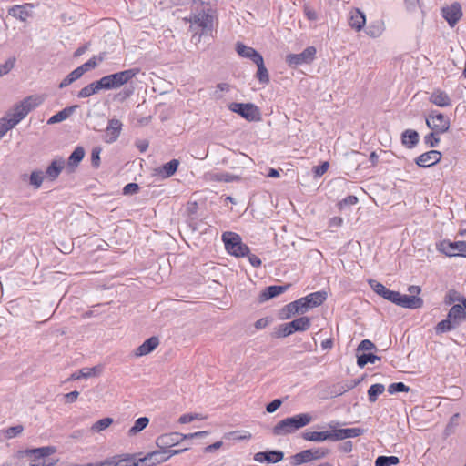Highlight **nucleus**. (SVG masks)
<instances>
[{"label": "nucleus", "instance_id": "obj_1", "mask_svg": "<svg viewBox=\"0 0 466 466\" xmlns=\"http://www.w3.org/2000/svg\"><path fill=\"white\" fill-rule=\"evenodd\" d=\"M185 20L190 23L189 31L193 32L192 39H196V42H200L202 35L213 30L214 15L211 9L201 10Z\"/></svg>", "mask_w": 466, "mask_h": 466}, {"label": "nucleus", "instance_id": "obj_2", "mask_svg": "<svg viewBox=\"0 0 466 466\" xmlns=\"http://www.w3.org/2000/svg\"><path fill=\"white\" fill-rule=\"evenodd\" d=\"M313 420L309 413H299L279 421L272 429L275 436H284L294 433L296 431L307 426Z\"/></svg>", "mask_w": 466, "mask_h": 466}, {"label": "nucleus", "instance_id": "obj_3", "mask_svg": "<svg viewBox=\"0 0 466 466\" xmlns=\"http://www.w3.org/2000/svg\"><path fill=\"white\" fill-rule=\"evenodd\" d=\"M222 240L227 252L236 258L246 257L250 251L248 246L242 242L240 236L237 233L224 232L222 234Z\"/></svg>", "mask_w": 466, "mask_h": 466}, {"label": "nucleus", "instance_id": "obj_4", "mask_svg": "<svg viewBox=\"0 0 466 466\" xmlns=\"http://www.w3.org/2000/svg\"><path fill=\"white\" fill-rule=\"evenodd\" d=\"M139 72L140 69L138 67H134L103 76L106 90L121 87L133 79Z\"/></svg>", "mask_w": 466, "mask_h": 466}, {"label": "nucleus", "instance_id": "obj_5", "mask_svg": "<svg viewBox=\"0 0 466 466\" xmlns=\"http://www.w3.org/2000/svg\"><path fill=\"white\" fill-rule=\"evenodd\" d=\"M228 109L249 122L260 120L259 108L253 103L232 102Z\"/></svg>", "mask_w": 466, "mask_h": 466}, {"label": "nucleus", "instance_id": "obj_6", "mask_svg": "<svg viewBox=\"0 0 466 466\" xmlns=\"http://www.w3.org/2000/svg\"><path fill=\"white\" fill-rule=\"evenodd\" d=\"M329 453L327 448L308 449L294 454L291 457V463L293 465H301L310 462L312 461L320 460L325 458Z\"/></svg>", "mask_w": 466, "mask_h": 466}, {"label": "nucleus", "instance_id": "obj_7", "mask_svg": "<svg viewBox=\"0 0 466 466\" xmlns=\"http://www.w3.org/2000/svg\"><path fill=\"white\" fill-rule=\"evenodd\" d=\"M317 50L314 46H308L299 54H289L285 62L290 68H297L302 65L310 64L316 56Z\"/></svg>", "mask_w": 466, "mask_h": 466}, {"label": "nucleus", "instance_id": "obj_8", "mask_svg": "<svg viewBox=\"0 0 466 466\" xmlns=\"http://www.w3.org/2000/svg\"><path fill=\"white\" fill-rule=\"evenodd\" d=\"M426 125L431 130L443 134L449 130L451 123L447 116L436 110H431L426 118Z\"/></svg>", "mask_w": 466, "mask_h": 466}, {"label": "nucleus", "instance_id": "obj_9", "mask_svg": "<svg viewBox=\"0 0 466 466\" xmlns=\"http://www.w3.org/2000/svg\"><path fill=\"white\" fill-rule=\"evenodd\" d=\"M42 99L37 96H29L24 98L20 103L15 104L13 112L16 114L18 120H23L32 110L36 108Z\"/></svg>", "mask_w": 466, "mask_h": 466}, {"label": "nucleus", "instance_id": "obj_10", "mask_svg": "<svg viewBox=\"0 0 466 466\" xmlns=\"http://www.w3.org/2000/svg\"><path fill=\"white\" fill-rule=\"evenodd\" d=\"M437 249L449 257L461 256L466 258V241L451 242L443 240L437 245Z\"/></svg>", "mask_w": 466, "mask_h": 466}, {"label": "nucleus", "instance_id": "obj_11", "mask_svg": "<svg viewBox=\"0 0 466 466\" xmlns=\"http://www.w3.org/2000/svg\"><path fill=\"white\" fill-rule=\"evenodd\" d=\"M335 424L339 425L338 421H331L328 424L329 431H306L302 433V438L309 441L322 442L325 441H336Z\"/></svg>", "mask_w": 466, "mask_h": 466}, {"label": "nucleus", "instance_id": "obj_12", "mask_svg": "<svg viewBox=\"0 0 466 466\" xmlns=\"http://www.w3.org/2000/svg\"><path fill=\"white\" fill-rule=\"evenodd\" d=\"M441 16L447 21L451 27H453L462 17L461 5L458 2L441 9Z\"/></svg>", "mask_w": 466, "mask_h": 466}, {"label": "nucleus", "instance_id": "obj_13", "mask_svg": "<svg viewBox=\"0 0 466 466\" xmlns=\"http://www.w3.org/2000/svg\"><path fill=\"white\" fill-rule=\"evenodd\" d=\"M308 311V309L304 305L302 299L299 298L287 305H285L279 313L280 319H289L296 314H303Z\"/></svg>", "mask_w": 466, "mask_h": 466}, {"label": "nucleus", "instance_id": "obj_14", "mask_svg": "<svg viewBox=\"0 0 466 466\" xmlns=\"http://www.w3.org/2000/svg\"><path fill=\"white\" fill-rule=\"evenodd\" d=\"M185 441L183 433L173 431L165 434H161L157 438L156 444L159 449L172 448Z\"/></svg>", "mask_w": 466, "mask_h": 466}, {"label": "nucleus", "instance_id": "obj_15", "mask_svg": "<svg viewBox=\"0 0 466 466\" xmlns=\"http://www.w3.org/2000/svg\"><path fill=\"white\" fill-rule=\"evenodd\" d=\"M56 452V448L55 446H44L39 448L25 449L23 451H19L17 455L19 458H23L24 456H32V461H35L39 459L46 458Z\"/></svg>", "mask_w": 466, "mask_h": 466}, {"label": "nucleus", "instance_id": "obj_16", "mask_svg": "<svg viewBox=\"0 0 466 466\" xmlns=\"http://www.w3.org/2000/svg\"><path fill=\"white\" fill-rule=\"evenodd\" d=\"M284 458V452L279 450H268L254 454V461L259 463H278Z\"/></svg>", "mask_w": 466, "mask_h": 466}, {"label": "nucleus", "instance_id": "obj_17", "mask_svg": "<svg viewBox=\"0 0 466 466\" xmlns=\"http://www.w3.org/2000/svg\"><path fill=\"white\" fill-rule=\"evenodd\" d=\"M441 159V153L438 150H430L422 153L415 158V163L420 167H431L439 163Z\"/></svg>", "mask_w": 466, "mask_h": 466}, {"label": "nucleus", "instance_id": "obj_18", "mask_svg": "<svg viewBox=\"0 0 466 466\" xmlns=\"http://www.w3.org/2000/svg\"><path fill=\"white\" fill-rule=\"evenodd\" d=\"M168 460V456L167 455L165 449H160L158 451H154L152 452L147 453L145 457L139 459L140 463H143L145 466H154L159 464L161 462L167 461Z\"/></svg>", "mask_w": 466, "mask_h": 466}, {"label": "nucleus", "instance_id": "obj_19", "mask_svg": "<svg viewBox=\"0 0 466 466\" xmlns=\"http://www.w3.org/2000/svg\"><path fill=\"white\" fill-rule=\"evenodd\" d=\"M289 287V285H271L265 288L258 296V302L263 303L284 293Z\"/></svg>", "mask_w": 466, "mask_h": 466}, {"label": "nucleus", "instance_id": "obj_20", "mask_svg": "<svg viewBox=\"0 0 466 466\" xmlns=\"http://www.w3.org/2000/svg\"><path fill=\"white\" fill-rule=\"evenodd\" d=\"M300 299L309 310V309L320 306L327 299V292L323 290L316 291Z\"/></svg>", "mask_w": 466, "mask_h": 466}, {"label": "nucleus", "instance_id": "obj_21", "mask_svg": "<svg viewBox=\"0 0 466 466\" xmlns=\"http://www.w3.org/2000/svg\"><path fill=\"white\" fill-rule=\"evenodd\" d=\"M121 129H122V123L118 119H116V118L110 119L108 121V125L106 128V135L105 141L106 143L115 142L118 138Z\"/></svg>", "mask_w": 466, "mask_h": 466}, {"label": "nucleus", "instance_id": "obj_22", "mask_svg": "<svg viewBox=\"0 0 466 466\" xmlns=\"http://www.w3.org/2000/svg\"><path fill=\"white\" fill-rule=\"evenodd\" d=\"M397 306L410 309H417L423 306V299L420 297L414 295H405L400 293V298Z\"/></svg>", "mask_w": 466, "mask_h": 466}, {"label": "nucleus", "instance_id": "obj_23", "mask_svg": "<svg viewBox=\"0 0 466 466\" xmlns=\"http://www.w3.org/2000/svg\"><path fill=\"white\" fill-rule=\"evenodd\" d=\"M65 167V160L63 157H56L51 161L46 170V177L51 180H56Z\"/></svg>", "mask_w": 466, "mask_h": 466}, {"label": "nucleus", "instance_id": "obj_24", "mask_svg": "<svg viewBox=\"0 0 466 466\" xmlns=\"http://www.w3.org/2000/svg\"><path fill=\"white\" fill-rule=\"evenodd\" d=\"M159 345V339L152 336L146 339L138 348L136 349L134 355L136 357H142L151 353Z\"/></svg>", "mask_w": 466, "mask_h": 466}, {"label": "nucleus", "instance_id": "obj_25", "mask_svg": "<svg viewBox=\"0 0 466 466\" xmlns=\"http://www.w3.org/2000/svg\"><path fill=\"white\" fill-rule=\"evenodd\" d=\"M337 426L335 424L334 436H336V441L359 437L365 432V430L362 428L338 429Z\"/></svg>", "mask_w": 466, "mask_h": 466}, {"label": "nucleus", "instance_id": "obj_26", "mask_svg": "<svg viewBox=\"0 0 466 466\" xmlns=\"http://www.w3.org/2000/svg\"><path fill=\"white\" fill-rule=\"evenodd\" d=\"M236 51L241 56L250 59L253 63L258 62L262 56L253 47L248 46L241 42L236 44Z\"/></svg>", "mask_w": 466, "mask_h": 466}, {"label": "nucleus", "instance_id": "obj_27", "mask_svg": "<svg viewBox=\"0 0 466 466\" xmlns=\"http://www.w3.org/2000/svg\"><path fill=\"white\" fill-rule=\"evenodd\" d=\"M447 317L459 328L466 319L465 309L461 305L455 304L449 309Z\"/></svg>", "mask_w": 466, "mask_h": 466}, {"label": "nucleus", "instance_id": "obj_28", "mask_svg": "<svg viewBox=\"0 0 466 466\" xmlns=\"http://www.w3.org/2000/svg\"><path fill=\"white\" fill-rule=\"evenodd\" d=\"M429 100L433 105L441 107H446L451 105V100L448 94L441 89H434Z\"/></svg>", "mask_w": 466, "mask_h": 466}, {"label": "nucleus", "instance_id": "obj_29", "mask_svg": "<svg viewBox=\"0 0 466 466\" xmlns=\"http://www.w3.org/2000/svg\"><path fill=\"white\" fill-rule=\"evenodd\" d=\"M32 5L30 4L15 5L8 9V15L21 20L25 21L31 15Z\"/></svg>", "mask_w": 466, "mask_h": 466}, {"label": "nucleus", "instance_id": "obj_30", "mask_svg": "<svg viewBox=\"0 0 466 466\" xmlns=\"http://www.w3.org/2000/svg\"><path fill=\"white\" fill-rule=\"evenodd\" d=\"M420 140L419 133L414 129H406L401 134V143L407 148H414Z\"/></svg>", "mask_w": 466, "mask_h": 466}, {"label": "nucleus", "instance_id": "obj_31", "mask_svg": "<svg viewBox=\"0 0 466 466\" xmlns=\"http://www.w3.org/2000/svg\"><path fill=\"white\" fill-rule=\"evenodd\" d=\"M106 54L105 52L100 53L99 55L92 56L88 61L79 66L77 70L83 76L85 73L90 71L91 69L96 68L101 62L106 59Z\"/></svg>", "mask_w": 466, "mask_h": 466}, {"label": "nucleus", "instance_id": "obj_32", "mask_svg": "<svg viewBox=\"0 0 466 466\" xmlns=\"http://www.w3.org/2000/svg\"><path fill=\"white\" fill-rule=\"evenodd\" d=\"M208 177L211 181L217 182H238L241 180L240 176L233 175L228 172H212L208 173Z\"/></svg>", "mask_w": 466, "mask_h": 466}, {"label": "nucleus", "instance_id": "obj_33", "mask_svg": "<svg viewBox=\"0 0 466 466\" xmlns=\"http://www.w3.org/2000/svg\"><path fill=\"white\" fill-rule=\"evenodd\" d=\"M365 23V15L359 9H356L354 12L350 13L349 24L351 28L355 29L356 31H360L364 27Z\"/></svg>", "mask_w": 466, "mask_h": 466}, {"label": "nucleus", "instance_id": "obj_34", "mask_svg": "<svg viewBox=\"0 0 466 466\" xmlns=\"http://www.w3.org/2000/svg\"><path fill=\"white\" fill-rule=\"evenodd\" d=\"M77 107H78V106H76V105L65 107L61 111H59L56 114L53 115L47 120V124L52 125V124L59 123V122H62V121L66 120V118H68L75 112V110Z\"/></svg>", "mask_w": 466, "mask_h": 466}, {"label": "nucleus", "instance_id": "obj_35", "mask_svg": "<svg viewBox=\"0 0 466 466\" xmlns=\"http://www.w3.org/2000/svg\"><path fill=\"white\" fill-rule=\"evenodd\" d=\"M292 334L296 331H306L310 328L311 321L309 317H300L289 322Z\"/></svg>", "mask_w": 466, "mask_h": 466}, {"label": "nucleus", "instance_id": "obj_36", "mask_svg": "<svg viewBox=\"0 0 466 466\" xmlns=\"http://www.w3.org/2000/svg\"><path fill=\"white\" fill-rule=\"evenodd\" d=\"M254 64L257 65L258 70L255 75V77L258 80V82L262 85H268L270 81L269 74L265 66L263 56L258 60V62H255Z\"/></svg>", "mask_w": 466, "mask_h": 466}, {"label": "nucleus", "instance_id": "obj_37", "mask_svg": "<svg viewBox=\"0 0 466 466\" xmlns=\"http://www.w3.org/2000/svg\"><path fill=\"white\" fill-rule=\"evenodd\" d=\"M85 157V149L82 147H76L67 160V166L70 168L76 167Z\"/></svg>", "mask_w": 466, "mask_h": 466}, {"label": "nucleus", "instance_id": "obj_38", "mask_svg": "<svg viewBox=\"0 0 466 466\" xmlns=\"http://www.w3.org/2000/svg\"><path fill=\"white\" fill-rule=\"evenodd\" d=\"M456 329H458L457 326L453 324L448 317H446L445 319L441 320L434 327V332L437 336H441Z\"/></svg>", "mask_w": 466, "mask_h": 466}, {"label": "nucleus", "instance_id": "obj_39", "mask_svg": "<svg viewBox=\"0 0 466 466\" xmlns=\"http://www.w3.org/2000/svg\"><path fill=\"white\" fill-rule=\"evenodd\" d=\"M178 166L179 161L177 159H172L161 167V168L159 169V174L163 177H170L176 173Z\"/></svg>", "mask_w": 466, "mask_h": 466}, {"label": "nucleus", "instance_id": "obj_40", "mask_svg": "<svg viewBox=\"0 0 466 466\" xmlns=\"http://www.w3.org/2000/svg\"><path fill=\"white\" fill-rule=\"evenodd\" d=\"M380 357L378 355H375L373 353H365L362 352L361 354L357 353V365L360 368H364L368 363H375L376 360H380Z\"/></svg>", "mask_w": 466, "mask_h": 466}, {"label": "nucleus", "instance_id": "obj_41", "mask_svg": "<svg viewBox=\"0 0 466 466\" xmlns=\"http://www.w3.org/2000/svg\"><path fill=\"white\" fill-rule=\"evenodd\" d=\"M149 423L147 417H140L136 420L134 425L128 430V435L134 436L143 431Z\"/></svg>", "mask_w": 466, "mask_h": 466}, {"label": "nucleus", "instance_id": "obj_42", "mask_svg": "<svg viewBox=\"0 0 466 466\" xmlns=\"http://www.w3.org/2000/svg\"><path fill=\"white\" fill-rule=\"evenodd\" d=\"M385 390L383 384L376 383L372 384L368 390L369 401L373 403L377 400L379 395L382 394Z\"/></svg>", "mask_w": 466, "mask_h": 466}, {"label": "nucleus", "instance_id": "obj_43", "mask_svg": "<svg viewBox=\"0 0 466 466\" xmlns=\"http://www.w3.org/2000/svg\"><path fill=\"white\" fill-rule=\"evenodd\" d=\"M10 114L0 118V139L12 128L15 127V121L9 119Z\"/></svg>", "mask_w": 466, "mask_h": 466}, {"label": "nucleus", "instance_id": "obj_44", "mask_svg": "<svg viewBox=\"0 0 466 466\" xmlns=\"http://www.w3.org/2000/svg\"><path fill=\"white\" fill-rule=\"evenodd\" d=\"M400 460L396 456H379L375 461V466H392L397 465Z\"/></svg>", "mask_w": 466, "mask_h": 466}, {"label": "nucleus", "instance_id": "obj_45", "mask_svg": "<svg viewBox=\"0 0 466 466\" xmlns=\"http://www.w3.org/2000/svg\"><path fill=\"white\" fill-rule=\"evenodd\" d=\"M81 74L77 70V68L74 69L70 72L59 84V88H65L67 86L71 85L75 81L78 80L81 77Z\"/></svg>", "mask_w": 466, "mask_h": 466}, {"label": "nucleus", "instance_id": "obj_46", "mask_svg": "<svg viewBox=\"0 0 466 466\" xmlns=\"http://www.w3.org/2000/svg\"><path fill=\"white\" fill-rule=\"evenodd\" d=\"M292 334V330L290 329V327L288 323L280 324L279 325L274 332L272 333V336L274 338H285Z\"/></svg>", "mask_w": 466, "mask_h": 466}, {"label": "nucleus", "instance_id": "obj_47", "mask_svg": "<svg viewBox=\"0 0 466 466\" xmlns=\"http://www.w3.org/2000/svg\"><path fill=\"white\" fill-rule=\"evenodd\" d=\"M113 423V419L106 417L97 420L91 427V430L95 432H100L108 428Z\"/></svg>", "mask_w": 466, "mask_h": 466}, {"label": "nucleus", "instance_id": "obj_48", "mask_svg": "<svg viewBox=\"0 0 466 466\" xmlns=\"http://www.w3.org/2000/svg\"><path fill=\"white\" fill-rule=\"evenodd\" d=\"M384 30L382 22H376L375 24L370 25L367 28V34L371 37H379Z\"/></svg>", "mask_w": 466, "mask_h": 466}, {"label": "nucleus", "instance_id": "obj_49", "mask_svg": "<svg viewBox=\"0 0 466 466\" xmlns=\"http://www.w3.org/2000/svg\"><path fill=\"white\" fill-rule=\"evenodd\" d=\"M441 133H438L436 131H431V133L427 134L424 137V143L429 147H436L440 143V137L439 135Z\"/></svg>", "mask_w": 466, "mask_h": 466}, {"label": "nucleus", "instance_id": "obj_50", "mask_svg": "<svg viewBox=\"0 0 466 466\" xmlns=\"http://www.w3.org/2000/svg\"><path fill=\"white\" fill-rule=\"evenodd\" d=\"M96 370V367L83 368V369L79 370L78 371L73 373L71 375V379L78 380L80 378H89V377L95 375Z\"/></svg>", "mask_w": 466, "mask_h": 466}, {"label": "nucleus", "instance_id": "obj_51", "mask_svg": "<svg viewBox=\"0 0 466 466\" xmlns=\"http://www.w3.org/2000/svg\"><path fill=\"white\" fill-rule=\"evenodd\" d=\"M139 460H136L134 455H126L124 459L118 460L113 466H139Z\"/></svg>", "mask_w": 466, "mask_h": 466}, {"label": "nucleus", "instance_id": "obj_52", "mask_svg": "<svg viewBox=\"0 0 466 466\" xmlns=\"http://www.w3.org/2000/svg\"><path fill=\"white\" fill-rule=\"evenodd\" d=\"M410 388L403 382H394L389 385L388 392L390 394H395L399 392H409Z\"/></svg>", "mask_w": 466, "mask_h": 466}, {"label": "nucleus", "instance_id": "obj_53", "mask_svg": "<svg viewBox=\"0 0 466 466\" xmlns=\"http://www.w3.org/2000/svg\"><path fill=\"white\" fill-rule=\"evenodd\" d=\"M44 175L40 170H35L30 174V184L33 185L35 188H39L43 183Z\"/></svg>", "mask_w": 466, "mask_h": 466}, {"label": "nucleus", "instance_id": "obj_54", "mask_svg": "<svg viewBox=\"0 0 466 466\" xmlns=\"http://www.w3.org/2000/svg\"><path fill=\"white\" fill-rule=\"evenodd\" d=\"M15 57H9L4 64L0 65V77L8 74L15 66Z\"/></svg>", "mask_w": 466, "mask_h": 466}, {"label": "nucleus", "instance_id": "obj_55", "mask_svg": "<svg viewBox=\"0 0 466 466\" xmlns=\"http://www.w3.org/2000/svg\"><path fill=\"white\" fill-rule=\"evenodd\" d=\"M369 285L376 294L382 298L385 295L386 291L389 289L382 283L378 282L375 279H370Z\"/></svg>", "mask_w": 466, "mask_h": 466}, {"label": "nucleus", "instance_id": "obj_56", "mask_svg": "<svg viewBox=\"0 0 466 466\" xmlns=\"http://www.w3.org/2000/svg\"><path fill=\"white\" fill-rule=\"evenodd\" d=\"M458 420H459V414L456 413V414H453L448 424L446 425L445 429H444V435L446 437L450 436L451 434H452L454 432V430L456 428V426L458 425Z\"/></svg>", "mask_w": 466, "mask_h": 466}, {"label": "nucleus", "instance_id": "obj_57", "mask_svg": "<svg viewBox=\"0 0 466 466\" xmlns=\"http://www.w3.org/2000/svg\"><path fill=\"white\" fill-rule=\"evenodd\" d=\"M377 350V348L375 346V344L370 341V339H363L360 341V343L358 345L357 347V353L362 351V352H365V351H370V350Z\"/></svg>", "mask_w": 466, "mask_h": 466}, {"label": "nucleus", "instance_id": "obj_58", "mask_svg": "<svg viewBox=\"0 0 466 466\" xmlns=\"http://www.w3.org/2000/svg\"><path fill=\"white\" fill-rule=\"evenodd\" d=\"M24 427L22 425H15L5 430V436L7 439H12L22 433Z\"/></svg>", "mask_w": 466, "mask_h": 466}, {"label": "nucleus", "instance_id": "obj_59", "mask_svg": "<svg viewBox=\"0 0 466 466\" xmlns=\"http://www.w3.org/2000/svg\"><path fill=\"white\" fill-rule=\"evenodd\" d=\"M100 153L101 148L96 147L92 149L91 152V164L93 167L97 168L100 166Z\"/></svg>", "mask_w": 466, "mask_h": 466}, {"label": "nucleus", "instance_id": "obj_60", "mask_svg": "<svg viewBox=\"0 0 466 466\" xmlns=\"http://www.w3.org/2000/svg\"><path fill=\"white\" fill-rule=\"evenodd\" d=\"M400 298V293L399 291L390 290L388 289L383 296V299L394 303L395 305L398 304V301Z\"/></svg>", "mask_w": 466, "mask_h": 466}, {"label": "nucleus", "instance_id": "obj_61", "mask_svg": "<svg viewBox=\"0 0 466 466\" xmlns=\"http://www.w3.org/2000/svg\"><path fill=\"white\" fill-rule=\"evenodd\" d=\"M358 203V198L353 195H349L346 198H344L341 201L339 202V207L340 209L343 208L345 206H353Z\"/></svg>", "mask_w": 466, "mask_h": 466}, {"label": "nucleus", "instance_id": "obj_62", "mask_svg": "<svg viewBox=\"0 0 466 466\" xmlns=\"http://www.w3.org/2000/svg\"><path fill=\"white\" fill-rule=\"evenodd\" d=\"M88 86H90V89L93 91L94 94H96L100 90H106V84L103 77H101L97 81L90 83Z\"/></svg>", "mask_w": 466, "mask_h": 466}, {"label": "nucleus", "instance_id": "obj_63", "mask_svg": "<svg viewBox=\"0 0 466 466\" xmlns=\"http://www.w3.org/2000/svg\"><path fill=\"white\" fill-rule=\"evenodd\" d=\"M329 167V164L327 161L322 162L320 165L314 167L313 172H314L315 177H321L324 173H326Z\"/></svg>", "mask_w": 466, "mask_h": 466}, {"label": "nucleus", "instance_id": "obj_64", "mask_svg": "<svg viewBox=\"0 0 466 466\" xmlns=\"http://www.w3.org/2000/svg\"><path fill=\"white\" fill-rule=\"evenodd\" d=\"M139 190V186L137 183H128L123 187L124 195H133L137 193Z\"/></svg>", "mask_w": 466, "mask_h": 466}]
</instances>
